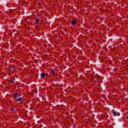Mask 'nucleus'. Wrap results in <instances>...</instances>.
Returning a JSON list of instances; mask_svg holds the SVG:
<instances>
[{"mask_svg": "<svg viewBox=\"0 0 128 128\" xmlns=\"http://www.w3.org/2000/svg\"><path fill=\"white\" fill-rule=\"evenodd\" d=\"M100 80V76L96 75V78H93L92 79V82H93V84H96V82Z\"/></svg>", "mask_w": 128, "mask_h": 128, "instance_id": "f257e3e1", "label": "nucleus"}, {"mask_svg": "<svg viewBox=\"0 0 128 128\" xmlns=\"http://www.w3.org/2000/svg\"><path fill=\"white\" fill-rule=\"evenodd\" d=\"M77 22H76V20H73L72 21V24H76Z\"/></svg>", "mask_w": 128, "mask_h": 128, "instance_id": "f03ea898", "label": "nucleus"}, {"mask_svg": "<svg viewBox=\"0 0 128 128\" xmlns=\"http://www.w3.org/2000/svg\"><path fill=\"white\" fill-rule=\"evenodd\" d=\"M16 100L17 102H22V98L20 97L16 99Z\"/></svg>", "mask_w": 128, "mask_h": 128, "instance_id": "7ed1b4c3", "label": "nucleus"}, {"mask_svg": "<svg viewBox=\"0 0 128 128\" xmlns=\"http://www.w3.org/2000/svg\"><path fill=\"white\" fill-rule=\"evenodd\" d=\"M18 93L14 94V98H18Z\"/></svg>", "mask_w": 128, "mask_h": 128, "instance_id": "20e7f679", "label": "nucleus"}, {"mask_svg": "<svg viewBox=\"0 0 128 128\" xmlns=\"http://www.w3.org/2000/svg\"><path fill=\"white\" fill-rule=\"evenodd\" d=\"M38 22H40V19L36 18V24H38Z\"/></svg>", "mask_w": 128, "mask_h": 128, "instance_id": "39448f33", "label": "nucleus"}, {"mask_svg": "<svg viewBox=\"0 0 128 128\" xmlns=\"http://www.w3.org/2000/svg\"><path fill=\"white\" fill-rule=\"evenodd\" d=\"M44 76H46V74L44 73L41 74V77L42 78H44Z\"/></svg>", "mask_w": 128, "mask_h": 128, "instance_id": "423d86ee", "label": "nucleus"}, {"mask_svg": "<svg viewBox=\"0 0 128 128\" xmlns=\"http://www.w3.org/2000/svg\"><path fill=\"white\" fill-rule=\"evenodd\" d=\"M113 115H114V116H118V112H113Z\"/></svg>", "mask_w": 128, "mask_h": 128, "instance_id": "0eeeda50", "label": "nucleus"}, {"mask_svg": "<svg viewBox=\"0 0 128 128\" xmlns=\"http://www.w3.org/2000/svg\"><path fill=\"white\" fill-rule=\"evenodd\" d=\"M52 76H54V70H52L51 72Z\"/></svg>", "mask_w": 128, "mask_h": 128, "instance_id": "6e6552de", "label": "nucleus"}, {"mask_svg": "<svg viewBox=\"0 0 128 128\" xmlns=\"http://www.w3.org/2000/svg\"><path fill=\"white\" fill-rule=\"evenodd\" d=\"M10 72H12V70L9 69V70H8V74H10Z\"/></svg>", "mask_w": 128, "mask_h": 128, "instance_id": "1a4fd4ad", "label": "nucleus"}, {"mask_svg": "<svg viewBox=\"0 0 128 128\" xmlns=\"http://www.w3.org/2000/svg\"><path fill=\"white\" fill-rule=\"evenodd\" d=\"M10 82L12 84H14V81H12V80H10Z\"/></svg>", "mask_w": 128, "mask_h": 128, "instance_id": "9d476101", "label": "nucleus"}, {"mask_svg": "<svg viewBox=\"0 0 128 128\" xmlns=\"http://www.w3.org/2000/svg\"><path fill=\"white\" fill-rule=\"evenodd\" d=\"M10 110H14V108L11 109Z\"/></svg>", "mask_w": 128, "mask_h": 128, "instance_id": "9b49d317", "label": "nucleus"}, {"mask_svg": "<svg viewBox=\"0 0 128 128\" xmlns=\"http://www.w3.org/2000/svg\"><path fill=\"white\" fill-rule=\"evenodd\" d=\"M38 4H40V3H38Z\"/></svg>", "mask_w": 128, "mask_h": 128, "instance_id": "f8f14e48", "label": "nucleus"}]
</instances>
